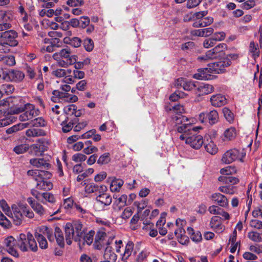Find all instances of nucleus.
Segmentation results:
<instances>
[{
	"label": "nucleus",
	"mask_w": 262,
	"mask_h": 262,
	"mask_svg": "<svg viewBox=\"0 0 262 262\" xmlns=\"http://www.w3.org/2000/svg\"><path fill=\"white\" fill-rule=\"evenodd\" d=\"M17 246L24 252L28 251L29 248L32 251L36 252L38 249L35 240L33 235L29 233H28L27 235L23 233L20 234Z\"/></svg>",
	"instance_id": "4"
},
{
	"label": "nucleus",
	"mask_w": 262,
	"mask_h": 262,
	"mask_svg": "<svg viewBox=\"0 0 262 262\" xmlns=\"http://www.w3.org/2000/svg\"><path fill=\"white\" fill-rule=\"evenodd\" d=\"M6 251L12 256H16V242L15 238L10 236L5 240Z\"/></svg>",
	"instance_id": "15"
},
{
	"label": "nucleus",
	"mask_w": 262,
	"mask_h": 262,
	"mask_svg": "<svg viewBox=\"0 0 262 262\" xmlns=\"http://www.w3.org/2000/svg\"><path fill=\"white\" fill-rule=\"evenodd\" d=\"M62 205L66 209H71L73 206H74L73 200L71 198L64 199Z\"/></svg>",
	"instance_id": "63"
},
{
	"label": "nucleus",
	"mask_w": 262,
	"mask_h": 262,
	"mask_svg": "<svg viewBox=\"0 0 262 262\" xmlns=\"http://www.w3.org/2000/svg\"><path fill=\"white\" fill-rule=\"evenodd\" d=\"M213 21V19L212 17L207 16L204 18L199 20H196L193 26L196 28H203L211 25Z\"/></svg>",
	"instance_id": "31"
},
{
	"label": "nucleus",
	"mask_w": 262,
	"mask_h": 262,
	"mask_svg": "<svg viewBox=\"0 0 262 262\" xmlns=\"http://www.w3.org/2000/svg\"><path fill=\"white\" fill-rule=\"evenodd\" d=\"M104 258L110 262H115L117 258V255L112 251V247L110 245L106 247L104 253Z\"/></svg>",
	"instance_id": "36"
},
{
	"label": "nucleus",
	"mask_w": 262,
	"mask_h": 262,
	"mask_svg": "<svg viewBox=\"0 0 262 262\" xmlns=\"http://www.w3.org/2000/svg\"><path fill=\"white\" fill-rule=\"evenodd\" d=\"M48 237V239L52 242L54 241V236L52 231L47 227H42L39 230V232H36L35 236L37 239L40 248L44 249L48 247V243L45 236Z\"/></svg>",
	"instance_id": "6"
},
{
	"label": "nucleus",
	"mask_w": 262,
	"mask_h": 262,
	"mask_svg": "<svg viewBox=\"0 0 262 262\" xmlns=\"http://www.w3.org/2000/svg\"><path fill=\"white\" fill-rule=\"evenodd\" d=\"M19 12L20 13V20L23 24L24 28L27 31L32 30V27L29 23H28L29 16L25 12L23 6H20L18 8Z\"/></svg>",
	"instance_id": "25"
},
{
	"label": "nucleus",
	"mask_w": 262,
	"mask_h": 262,
	"mask_svg": "<svg viewBox=\"0 0 262 262\" xmlns=\"http://www.w3.org/2000/svg\"><path fill=\"white\" fill-rule=\"evenodd\" d=\"M85 191L87 193H92L95 192H103L107 190V187L104 185L98 186L93 183L88 184L84 188Z\"/></svg>",
	"instance_id": "18"
},
{
	"label": "nucleus",
	"mask_w": 262,
	"mask_h": 262,
	"mask_svg": "<svg viewBox=\"0 0 262 262\" xmlns=\"http://www.w3.org/2000/svg\"><path fill=\"white\" fill-rule=\"evenodd\" d=\"M32 178L37 182L36 187L37 189L43 190H49L53 188V185L50 181L44 180L43 178H41L40 179L38 178Z\"/></svg>",
	"instance_id": "21"
},
{
	"label": "nucleus",
	"mask_w": 262,
	"mask_h": 262,
	"mask_svg": "<svg viewBox=\"0 0 262 262\" xmlns=\"http://www.w3.org/2000/svg\"><path fill=\"white\" fill-rule=\"evenodd\" d=\"M10 224L9 220L0 211V225L5 228H8Z\"/></svg>",
	"instance_id": "62"
},
{
	"label": "nucleus",
	"mask_w": 262,
	"mask_h": 262,
	"mask_svg": "<svg viewBox=\"0 0 262 262\" xmlns=\"http://www.w3.org/2000/svg\"><path fill=\"white\" fill-rule=\"evenodd\" d=\"M212 200L222 207H227L229 205L227 198L220 193H214L211 195Z\"/></svg>",
	"instance_id": "20"
},
{
	"label": "nucleus",
	"mask_w": 262,
	"mask_h": 262,
	"mask_svg": "<svg viewBox=\"0 0 262 262\" xmlns=\"http://www.w3.org/2000/svg\"><path fill=\"white\" fill-rule=\"evenodd\" d=\"M204 147L205 150L211 155H215L217 152L218 148L214 144L212 139L209 141L207 139L206 141H204Z\"/></svg>",
	"instance_id": "33"
},
{
	"label": "nucleus",
	"mask_w": 262,
	"mask_h": 262,
	"mask_svg": "<svg viewBox=\"0 0 262 262\" xmlns=\"http://www.w3.org/2000/svg\"><path fill=\"white\" fill-rule=\"evenodd\" d=\"M249 55L254 59H255L259 55V49L257 43L254 41H251L249 47Z\"/></svg>",
	"instance_id": "35"
},
{
	"label": "nucleus",
	"mask_w": 262,
	"mask_h": 262,
	"mask_svg": "<svg viewBox=\"0 0 262 262\" xmlns=\"http://www.w3.org/2000/svg\"><path fill=\"white\" fill-rule=\"evenodd\" d=\"M45 132L42 129L30 128L26 131V135L28 137H35L45 135Z\"/></svg>",
	"instance_id": "42"
},
{
	"label": "nucleus",
	"mask_w": 262,
	"mask_h": 262,
	"mask_svg": "<svg viewBox=\"0 0 262 262\" xmlns=\"http://www.w3.org/2000/svg\"><path fill=\"white\" fill-rule=\"evenodd\" d=\"M58 0H38V2H42V7L50 8L53 7L55 3H57Z\"/></svg>",
	"instance_id": "59"
},
{
	"label": "nucleus",
	"mask_w": 262,
	"mask_h": 262,
	"mask_svg": "<svg viewBox=\"0 0 262 262\" xmlns=\"http://www.w3.org/2000/svg\"><path fill=\"white\" fill-rule=\"evenodd\" d=\"M6 102L7 103L8 106L11 109V112L14 114L16 113V109L15 108L16 99L12 97L7 98L6 99Z\"/></svg>",
	"instance_id": "50"
},
{
	"label": "nucleus",
	"mask_w": 262,
	"mask_h": 262,
	"mask_svg": "<svg viewBox=\"0 0 262 262\" xmlns=\"http://www.w3.org/2000/svg\"><path fill=\"white\" fill-rule=\"evenodd\" d=\"M231 61L228 58L208 64V69L210 73L221 74L226 71V68L230 66Z\"/></svg>",
	"instance_id": "8"
},
{
	"label": "nucleus",
	"mask_w": 262,
	"mask_h": 262,
	"mask_svg": "<svg viewBox=\"0 0 262 262\" xmlns=\"http://www.w3.org/2000/svg\"><path fill=\"white\" fill-rule=\"evenodd\" d=\"M57 61V64L59 66L61 67L66 68L68 67L69 65H71L74 64L75 62L77 61V57H71L70 58L68 59H64L62 58H60L58 59H55Z\"/></svg>",
	"instance_id": "40"
},
{
	"label": "nucleus",
	"mask_w": 262,
	"mask_h": 262,
	"mask_svg": "<svg viewBox=\"0 0 262 262\" xmlns=\"http://www.w3.org/2000/svg\"><path fill=\"white\" fill-rule=\"evenodd\" d=\"M236 136V131L235 127H231L227 129L224 133L223 140L231 141L234 139Z\"/></svg>",
	"instance_id": "38"
},
{
	"label": "nucleus",
	"mask_w": 262,
	"mask_h": 262,
	"mask_svg": "<svg viewBox=\"0 0 262 262\" xmlns=\"http://www.w3.org/2000/svg\"><path fill=\"white\" fill-rule=\"evenodd\" d=\"M64 229L66 241L67 244L69 245L71 244L72 239L79 241L84 234L82 224L78 221L67 223Z\"/></svg>",
	"instance_id": "2"
},
{
	"label": "nucleus",
	"mask_w": 262,
	"mask_h": 262,
	"mask_svg": "<svg viewBox=\"0 0 262 262\" xmlns=\"http://www.w3.org/2000/svg\"><path fill=\"white\" fill-rule=\"evenodd\" d=\"M41 199L45 202L44 204H46V202H49L51 204H54L56 202V199L54 195L50 192L42 193Z\"/></svg>",
	"instance_id": "48"
},
{
	"label": "nucleus",
	"mask_w": 262,
	"mask_h": 262,
	"mask_svg": "<svg viewBox=\"0 0 262 262\" xmlns=\"http://www.w3.org/2000/svg\"><path fill=\"white\" fill-rule=\"evenodd\" d=\"M95 234V232L93 230H91L88 233L83 235L84 244H86L88 245H90L93 242V237Z\"/></svg>",
	"instance_id": "51"
},
{
	"label": "nucleus",
	"mask_w": 262,
	"mask_h": 262,
	"mask_svg": "<svg viewBox=\"0 0 262 262\" xmlns=\"http://www.w3.org/2000/svg\"><path fill=\"white\" fill-rule=\"evenodd\" d=\"M219 117L218 113L215 110H212L209 112L201 113L199 116V120L202 123L208 122L210 125H213L219 121Z\"/></svg>",
	"instance_id": "10"
},
{
	"label": "nucleus",
	"mask_w": 262,
	"mask_h": 262,
	"mask_svg": "<svg viewBox=\"0 0 262 262\" xmlns=\"http://www.w3.org/2000/svg\"><path fill=\"white\" fill-rule=\"evenodd\" d=\"M219 57V56L214 51V49L213 48L211 50L207 51L205 55L199 56L198 58L199 60H207L209 59H216Z\"/></svg>",
	"instance_id": "41"
},
{
	"label": "nucleus",
	"mask_w": 262,
	"mask_h": 262,
	"mask_svg": "<svg viewBox=\"0 0 262 262\" xmlns=\"http://www.w3.org/2000/svg\"><path fill=\"white\" fill-rule=\"evenodd\" d=\"M172 121L176 126L177 130L179 126H183L184 124H191L190 123H187L188 121V118L182 114H177L173 116L172 118Z\"/></svg>",
	"instance_id": "27"
},
{
	"label": "nucleus",
	"mask_w": 262,
	"mask_h": 262,
	"mask_svg": "<svg viewBox=\"0 0 262 262\" xmlns=\"http://www.w3.org/2000/svg\"><path fill=\"white\" fill-rule=\"evenodd\" d=\"M66 4L70 7H76L82 6L84 4V1L83 0H68Z\"/></svg>",
	"instance_id": "60"
},
{
	"label": "nucleus",
	"mask_w": 262,
	"mask_h": 262,
	"mask_svg": "<svg viewBox=\"0 0 262 262\" xmlns=\"http://www.w3.org/2000/svg\"><path fill=\"white\" fill-rule=\"evenodd\" d=\"M27 173L29 176L32 178H38L39 179L43 178L44 180H48L52 176V174L50 172L44 170H30L28 171Z\"/></svg>",
	"instance_id": "16"
},
{
	"label": "nucleus",
	"mask_w": 262,
	"mask_h": 262,
	"mask_svg": "<svg viewBox=\"0 0 262 262\" xmlns=\"http://www.w3.org/2000/svg\"><path fill=\"white\" fill-rule=\"evenodd\" d=\"M148 201L144 200L141 202L135 201L134 205L137 207V212L141 213L142 211L147 206Z\"/></svg>",
	"instance_id": "53"
},
{
	"label": "nucleus",
	"mask_w": 262,
	"mask_h": 262,
	"mask_svg": "<svg viewBox=\"0 0 262 262\" xmlns=\"http://www.w3.org/2000/svg\"><path fill=\"white\" fill-rule=\"evenodd\" d=\"M83 46L87 51H92L94 47L93 40L89 38L85 39L83 41Z\"/></svg>",
	"instance_id": "54"
},
{
	"label": "nucleus",
	"mask_w": 262,
	"mask_h": 262,
	"mask_svg": "<svg viewBox=\"0 0 262 262\" xmlns=\"http://www.w3.org/2000/svg\"><path fill=\"white\" fill-rule=\"evenodd\" d=\"M222 112L226 120L230 123H232L234 119L233 113L227 107H224Z\"/></svg>",
	"instance_id": "46"
},
{
	"label": "nucleus",
	"mask_w": 262,
	"mask_h": 262,
	"mask_svg": "<svg viewBox=\"0 0 262 262\" xmlns=\"http://www.w3.org/2000/svg\"><path fill=\"white\" fill-rule=\"evenodd\" d=\"M210 72L208 67L198 70V72L193 75V78L198 80H208L209 79Z\"/></svg>",
	"instance_id": "30"
},
{
	"label": "nucleus",
	"mask_w": 262,
	"mask_h": 262,
	"mask_svg": "<svg viewBox=\"0 0 262 262\" xmlns=\"http://www.w3.org/2000/svg\"><path fill=\"white\" fill-rule=\"evenodd\" d=\"M108 181L110 183V190L113 192H119L124 183L122 180L117 179L114 177H109Z\"/></svg>",
	"instance_id": "19"
},
{
	"label": "nucleus",
	"mask_w": 262,
	"mask_h": 262,
	"mask_svg": "<svg viewBox=\"0 0 262 262\" xmlns=\"http://www.w3.org/2000/svg\"><path fill=\"white\" fill-rule=\"evenodd\" d=\"M16 78V72L14 70H9L8 72H1L0 73V79L6 81H15Z\"/></svg>",
	"instance_id": "32"
},
{
	"label": "nucleus",
	"mask_w": 262,
	"mask_h": 262,
	"mask_svg": "<svg viewBox=\"0 0 262 262\" xmlns=\"http://www.w3.org/2000/svg\"><path fill=\"white\" fill-rule=\"evenodd\" d=\"M48 141L45 139H39L37 142L31 145V152L36 156L41 155L48 148Z\"/></svg>",
	"instance_id": "13"
},
{
	"label": "nucleus",
	"mask_w": 262,
	"mask_h": 262,
	"mask_svg": "<svg viewBox=\"0 0 262 262\" xmlns=\"http://www.w3.org/2000/svg\"><path fill=\"white\" fill-rule=\"evenodd\" d=\"M210 225L211 228L217 233H221L225 229V226L222 224L221 217L218 216L212 217Z\"/></svg>",
	"instance_id": "17"
},
{
	"label": "nucleus",
	"mask_w": 262,
	"mask_h": 262,
	"mask_svg": "<svg viewBox=\"0 0 262 262\" xmlns=\"http://www.w3.org/2000/svg\"><path fill=\"white\" fill-rule=\"evenodd\" d=\"M20 112L22 113L19 116V120L21 121H26L32 119L38 114V110H36L33 104L29 103L20 104L17 107V114Z\"/></svg>",
	"instance_id": "5"
},
{
	"label": "nucleus",
	"mask_w": 262,
	"mask_h": 262,
	"mask_svg": "<svg viewBox=\"0 0 262 262\" xmlns=\"http://www.w3.org/2000/svg\"><path fill=\"white\" fill-rule=\"evenodd\" d=\"M75 108L77 106L74 104H70L64 107V112L68 115H73Z\"/></svg>",
	"instance_id": "61"
},
{
	"label": "nucleus",
	"mask_w": 262,
	"mask_h": 262,
	"mask_svg": "<svg viewBox=\"0 0 262 262\" xmlns=\"http://www.w3.org/2000/svg\"><path fill=\"white\" fill-rule=\"evenodd\" d=\"M198 128L192 127L191 124H184L183 126H179L177 131L182 133L179 137L181 140H185L187 144L193 148L198 149L204 143L203 137L196 133Z\"/></svg>",
	"instance_id": "1"
},
{
	"label": "nucleus",
	"mask_w": 262,
	"mask_h": 262,
	"mask_svg": "<svg viewBox=\"0 0 262 262\" xmlns=\"http://www.w3.org/2000/svg\"><path fill=\"white\" fill-rule=\"evenodd\" d=\"M250 226L252 228L260 230L262 229V221L256 220L252 219L250 221Z\"/></svg>",
	"instance_id": "56"
},
{
	"label": "nucleus",
	"mask_w": 262,
	"mask_h": 262,
	"mask_svg": "<svg viewBox=\"0 0 262 262\" xmlns=\"http://www.w3.org/2000/svg\"><path fill=\"white\" fill-rule=\"evenodd\" d=\"M111 160L110 155L108 152H106L102 155L98 160L97 163L100 165L107 164Z\"/></svg>",
	"instance_id": "52"
},
{
	"label": "nucleus",
	"mask_w": 262,
	"mask_h": 262,
	"mask_svg": "<svg viewBox=\"0 0 262 262\" xmlns=\"http://www.w3.org/2000/svg\"><path fill=\"white\" fill-rule=\"evenodd\" d=\"M27 201L33 210L39 215L42 216L46 214V210L40 203L33 200L31 198H28Z\"/></svg>",
	"instance_id": "24"
},
{
	"label": "nucleus",
	"mask_w": 262,
	"mask_h": 262,
	"mask_svg": "<svg viewBox=\"0 0 262 262\" xmlns=\"http://www.w3.org/2000/svg\"><path fill=\"white\" fill-rule=\"evenodd\" d=\"M0 39H2L4 43L11 46H16V32L14 30L0 32Z\"/></svg>",
	"instance_id": "12"
},
{
	"label": "nucleus",
	"mask_w": 262,
	"mask_h": 262,
	"mask_svg": "<svg viewBox=\"0 0 262 262\" xmlns=\"http://www.w3.org/2000/svg\"><path fill=\"white\" fill-rule=\"evenodd\" d=\"M226 36V34L224 32H219L215 33L211 38L216 42V41H220L223 40Z\"/></svg>",
	"instance_id": "58"
},
{
	"label": "nucleus",
	"mask_w": 262,
	"mask_h": 262,
	"mask_svg": "<svg viewBox=\"0 0 262 262\" xmlns=\"http://www.w3.org/2000/svg\"><path fill=\"white\" fill-rule=\"evenodd\" d=\"M236 171V167L232 166H228L220 170L221 173L223 175H231L235 173Z\"/></svg>",
	"instance_id": "49"
},
{
	"label": "nucleus",
	"mask_w": 262,
	"mask_h": 262,
	"mask_svg": "<svg viewBox=\"0 0 262 262\" xmlns=\"http://www.w3.org/2000/svg\"><path fill=\"white\" fill-rule=\"evenodd\" d=\"M71 57L77 56L74 55H71L70 50L68 48L62 49L59 52H57L53 55V58L54 59L59 60V58L64 59H68L69 58H70Z\"/></svg>",
	"instance_id": "26"
},
{
	"label": "nucleus",
	"mask_w": 262,
	"mask_h": 262,
	"mask_svg": "<svg viewBox=\"0 0 262 262\" xmlns=\"http://www.w3.org/2000/svg\"><path fill=\"white\" fill-rule=\"evenodd\" d=\"M175 85L183 87L186 91H191L196 86L194 82L187 81L183 78H178L175 82Z\"/></svg>",
	"instance_id": "22"
},
{
	"label": "nucleus",
	"mask_w": 262,
	"mask_h": 262,
	"mask_svg": "<svg viewBox=\"0 0 262 262\" xmlns=\"http://www.w3.org/2000/svg\"><path fill=\"white\" fill-rule=\"evenodd\" d=\"M31 124L36 127H45L47 124V122L42 117L37 118L30 122Z\"/></svg>",
	"instance_id": "47"
},
{
	"label": "nucleus",
	"mask_w": 262,
	"mask_h": 262,
	"mask_svg": "<svg viewBox=\"0 0 262 262\" xmlns=\"http://www.w3.org/2000/svg\"><path fill=\"white\" fill-rule=\"evenodd\" d=\"M249 250L250 251L255 252L258 254H260L262 253V245H258V244H255L251 245L249 247Z\"/></svg>",
	"instance_id": "64"
},
{
	"label": "nucleus",
	"mask_w": 262,
	"mask_h": 262,
	"mask_svg": "<svg viewBox=\"0 0 262 262\" xmlns=\"http://www.w3.org/2000/svg\"><path fill=\"white\" fill-rule=\"evenodd\" d=\"M198 90L202 94L207 95L211 93L213 91L214 88L212 85L204 84L203 85H200L198 88Z\"/></svg>",
	"instance_id": "44"
},
{
	"label": "nucleus",
	"mask_w": 262,
	"mask_h": 262,
	"mask_svg": "<svg viewBox=\"0 0 262 262\" xmlns=\"http://www.w3.org/2000/svg\"><path fill=\"white\" fill-rule=\"evenodd\" d=\"M105 192H99L96 200L104 206H109L112 202V199L110 194Z\"/></svg>",
	"instance_id": "28"
},
{
	"label": "nucleus",
	"mask_w": 262,
	"mask_h": 262,
	"mask_svg": "<svg viewBox=\"0 0 262 262\" xmlns=\"http://www.w3.org/2000/svg\"><path fill=\"white\" fill-rule=\"evenodd\" d=\"M106 233L103 230L98 231L95 235L94 247L96 249L100 250L105 245H110L109 242L106 241Z\"/></svg>",
	"instance_id": "14"
},
{
	"label": "nucleus",
	"mask_w": 262,
	"mask_h": 262,
	"mask_svg": "<svg viewBox=\"0 0 262 262\" xmlns=\"http://www.w3.org/2000/svg\"><path fill=\"white\" fill-rule=\"evenodd\" d=\"M51 157L33 158L30 160V163L33 166L40 169L49 170L51 167Z\"/></svg>",
	"instance_id": "11"
},
{
	"label": "nucleus",
	"mask_w": 262,
	"mask_h": 262,
	"mask_svg": "<svg viewBox=\"0 0 262 262\" xmlns=\"http://www.w3.org/2000/svg\"><path fill=\"white\" fill-rule=\"evenodd\" d=\"M218 179L219 181L225 184V185L219 187L220 191L230 195H232L236 192V188L234 185L239 182L238 179L232 176H221Z\"/></svg>",
	"instance_id": "3"
},
{
	"label": "nucleus",
	"mask_w": 262,
	"mask_h": 262,
	"mask_svg": "<svg viewBox=\"0 0 262 262\" xmlns=\"http://www.w3.org/2000/svg\"><path fill=\"white\" fill-rule=\"evenodd\" d=\"M62 129L63 132L68 133L70 131L73 127V123L71 122H69L67 120L63 121L61 123Z\"/></svg>",
	"instance_id": "57"
},
{
	"label": "nucleus",
	"mask_w": 262,
	"mask_h": 262,
	"mask_svg": "<svg viewBox=\"0 0 262 262\" xmlns=\"http://www.w3.org/2000/svg\"><path fill=\"white\" fill-rule=\"evenodd\" d=\"M54 237H55L56 239L57 243L60 247H63L64 246V237L61 230L56 227L55 228V232Z\"/></svg>",
	"instance_id": "39"
},
{
	"label": "nucleus",
	"mask_w": 262,
	"mask_h": 262,
	"mask_svg": "<svg viewBox=\"0 0 262 262\" xmlns=\"http://www.w3.org/2000/svg\"><path fill=\"white\" fill-rule=\"evenodd\" d=\"M247 237L249 239L255 243L262 242V237L260 234L257 231H249L247 234Z\"/></svg>",
	"instance_id": "43"
},
{
	"label": "nucleus",
	"mask_w": 262,
	"mask_h": 262,
	"mask_svg": "<svg viewBox=\"0 0 262 262\" xmlns=\"http://www.w3.org/2000/svg\"><path fill=\"white\" fill-rule=\"evenodd\" d=\"M20 213V216H26L29 218H32L34 216L33 211L28 208L26 204H20L19 205V211L17 214Z\"/></svg>",
	"instance_id": "37"
},
{
	"label": "nucleus",
	"mask_w": 262,
	"mask_h": 262,
	"mask_svg": "<svg viewBox=\"0 0 262 262\" xmlns=\"http://www.w3.org/2000/svg\"><path fill=\"white\" fill-rule=\"evenodd\" d=\"M210 101L211 105L214 107H221L227 103L225 97L220 94L212 95L210 99Z\"/></svg>",
	"instance_id": "23"
},
{
	"label": "nucleus",
	"mask_w": 262,
	"mask_h": 262,
	"mask_svg": "<svg viewBox=\"0 0 262 262\" xmlns=\"http://www.w3.org/2000/svg\"><path fill=\"white\" fill-rule=\"evenodd\" d=\"M246 153L244 150H241L233 148L226 151L223 155L222 161L225 164H230L236 161H242L245 156Z\"/></svg>",
	"instance_id": "7"
},
{
	"label": "nucleus",
	"mask_w": 262,
	"mask_h": 262,
	"mask_svg": "<svg viewBox=\"0 0 262 262\" xmlns=\"http://www.w3.org/2000/svg\"><path fill=\"white\" fill-rule=\"evenodd\" d=\"M213 29L211 27L194 30L191 33L193 36L199 37H207L211 35L213 32Z\"/></svg>",
	"instance_id": "29"
},
{
	"label": "nucleus",
	"mask_w": 262,
	"mask_h": 262,
	"mask_svg": "<svg viewBox=\"0 0 262 262\" xmlns=\"http://www.w3.org/2000/svg\"><path fill=\"white\" fill-rule=\"evenodd\" d=\"M15 121V118L14 117H7L4 119H0V127L6 126L9 125L12 122Z\"/></svg>",
	"instance_id": "55"
},
{
	"label": "nucleus",
	"mask_w": 262,
	"mask_h": 262,
	"mask_svg": "<svg viewBox=\"0 0 262 262\" xmlns=\"http://www.w3.org/2000/svg\"><path fill=\"white\" fill-rule=\"evenodd\" d=\"M134 244L132 241H128L125 245L124 252L121 254L123 261L127 260L132 255L134 249Z\"/></svg>",
	"instance_id": "34"
},
{
	"label": "nucleus",
	"mask_w": 262,
	"mask_h": 262,
	"mask_svg": "<svg viewBox=\"0 0 262 262\" xmlns=\"http://www.w3.org/2000/svg\"><path fill=\"white\" fill-rule=\"evenodd\" d=\"M52 95L51 100L54 102H75L78 100V97L76 95L58 90L53 91Z\"/></svg>",
	"instance_id": "9"
},
{
	"label": "nucleus",
	"mask_w": 262,
	"mask_h": 262,
	"mask_svg": "<svg viewBox=\"0 0 262 262\" xmlns=\"http://www.w3.org/2000/svg\"><path fill=\"white\" fill-rule=\"evenodd\" d=\"M214 49L219 57H220L225 54V51L227 50V46L226 43H221L215 46Z\"/></svg>",
	"instance_id": "45"
}]
</instances>
